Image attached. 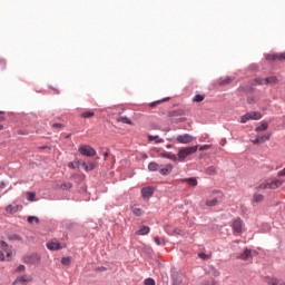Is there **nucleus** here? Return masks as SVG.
<instances>
[{"label":"nucleus","instance_id":"f257e3e1","mask_svg":"<svg viewBox=\"0 0 285 285\" xmlns=\"http://www.w3.org/2000/svg\"><path fill=\"white\" fill-rule=\"evenodd\" d=\"M284 184V181L279 180V179H267L265 181H263L257 189L258 190H277V188H279V186H282Z\"/></svg>","mask_w":285,"mask_h":285},{"label":"nucleus","instance_id":"f03ea898","mask_svg":"<svg viewBox=\"0 0 285 285\" xmlns=\"http://www.w3.org/2000/svg\"><path fill=\"white\" fill-rule=\"evenodd\" d=\"M12 257V247L8 246L6 242L0 240V262H10Z\"/></svg>","mask_w":285,"mask_h":285},{"label":"nucleus","instance_id":"7ed1b4c3","mask_svg":"<svg viewBox=\"0 0 285 285\" xmlns=\"http://www.w3.org/2000/svg\"><path fill=\"white\" fill-rule=\"evenodd\" d=\"M199 150V146H193V147H181L178 150V159L179 161H185L187 157H190V155H195Z\"/></svg>","mask_w":285,"mask_h":285},{"label":"nucleus","instance_id":"20e7f679","mask_svg":"<svg viewBox=\"0 0 285 285\" xmlns=\"http://www.w3.org/2000/svg\"><path fill=\"white\" fill-rule=\"evenodd\" d=\"M278 83V80H277V77L275 76H272V77H268V78H255L253 80V86H277Z\"/></svg>","mask_w":285,"mask_h":285},{"label":"nucleus","instance_id":"39448f33","mask_svg":"<svg viewBox=\"0 0 285 285\" xmlns=\"http://www.w3.org/2000/svg\"><path fill=\"white\" fill-rule=\"evenodd\" d=\"M78 153H80V155L83 157H95V155H97V150L88 145L80 146Z\"/></svg>","mask_w":285,"mask_h":285},{"label":"nucleus","instance_id":"423d86ee","mask_svg":"<svg viewBox=\"0 0 285 285\" xmlns=\"http://www.w3.org/2000/svg\"><path fill=\"white\" fill-rule=\"evenodd\" d=\"M232 228L235 235H242V233H244V220H242V218H236L233 222Z\"/></svg>","mask_w":285,"mask_h":285},{"label":"nucleus","instance_id":"0eeeda50","mask_svg":"<svg viewBox=\"0 0 285 285\" xmlns=\"http://www.w3.org/2000/svg\"><path fill=\"white\" fill-rule=\"evenodd\" d=\"M47 248L49 250H61V248H66V244H61L57 239H51L47 243Z\"/></svg>","mask_w":285,"mask_h":285},{"label":"nucleus","instance_id":"6e6552de","mask_svg":"<svg viewBox=\"0 0 285 285\" xmlns=\"http://www.w3.org/2000/svg\"><path fill=\"white\" fill-rule=\"evenodd\" d=\"M176 141L178 144H193V141H195V137L190 136V134H184L177 136Z\"/></svg>","mask_w":285,"mask_h":285},{"label":"nucleus","instance_id":"1a4fd4ad","mask_svg":"<svg viewBox=\"0 0 285 285\" xmlns=\"http://www.w3.org/2000/svg\"><path fill=\"white\" fill-rule=\"evenodd\" d=\"M41 262V256L39 254H30L24 257V264H39Z\"/></svg>","mask_w":285,"mask_h":285},{"label":"nucleus","instance_id":"9d476101","mask_svg":"<svg viewBox=\"0 0 285 285\" xmlns=\"http://www.w3.org/2000/svg\"><path fill=\"white\" fill-rule=\"evenodd\" d=\"M29 282H32V277L28 275H22L16 278L13 285H27Z\"/></svg>","mask_w":285,"mask_h":285},{"label":"nucleus","instance_id":"9b49d317","mask_svg":"<svg viewBox=\"0 0 285 285\" xmlns=\"http://www.w3.org/2000/svg\"><path fill=\"white\" fill-rule=\"evenodd\" d=\"M255 255H257V252H253V250L246 248L244 250V253H242L238 256V259H243L244 262H246L247 259H252V257H255Z\"/></svg>","mask_w":285,"mask_h":285},{"label":"nucleus","instance_id":"f8f14e48","mask_svg":"<svg viewBox=\"0 0 285 285\" xmlns=\"http://www.w3.org/2000/svg\"><path fill=\"white\" fill-rule=\"evenodd\" d=\"M19 210H23V205H8L6 207L8 215H14V213H19Z\"/></svg>","mask_w":285,"mask_h":285},{"label":"nucleus","instance_id":"ddd939ff","mask_svg":"<svg viewBox=\"0 0 285 285\" xmlns=\"http://www.w3.org/2000/svg\"><path fill=\"white\" fill-rule=\"evenodd\" d=\"M141 195H142V197H144V199H150V196H151V195H155V188H154V187H150V186L144 187V188L141 189Z\"/></svg>","mask_w":285,"mask_h":285},{"label":"nucleus","instance_id":"4468645a","mask_svg":"<svg viewBox=\"0 0 285 285\" xmlns=\"http://www.w3.org/2000/svg\"><path fill=\"white\" fill-rule=\"evenodd\" d=\"M268 61H284L285 60V51L282 53H272L267 56Z\"/></svg>","mask_w":285,"mask_h":285},{"label":"nucleus","instance_id":"2eb2a0df","mask_svg":"<svg viewBox=\"0 0 285 285\" xmlns=\"http://www.w3.org/2000/svg\"><path fill=\"white\" fill-rule=\"evenodd\" d=\"M269 139H271V135H263L252 140V142L254 145H259V144H265V141H268Z\"/></svg>","mask_w":285,"mask_h":285},{"label":"nucleus","instance_id":"dca6fc26","mask_svg":"<svg viewBox=\"0 0 285 285\" xmlns=\"http://www.w3.org/2000/svg\"><path fill=\"white\" fill-rule=\"evenodd\" d=\"M160 175H170V173H173V165L171 164H167L165 165L163 168H160L159 170Z\"/></svg>","mask_w":285,"mask_h":285},{"label":"nucleus","instance_id":"f3484780","mask_svg":"<svg viewBox=\"0 0 285 285\" xmlns=\"http://www.w3.org/2000/svg\"><path fill=\"white\" fill-rule=\"evenodd\" d=\"M171 227L170 226H165V230H166V233L168 234V235H183V230L181 229H179V228H175V229H170Z\"/></svg>","mask_w":285,"mask_h":285},{"label":"nucleus","instance_id":"a211bd4d","mask_svg":"<svg viewBox=\"0 0 285 285\" xmlns=\"http://www.w3.org/2000/svg\"><path fill=\"white\" fill-rule=\"evenodd\" d=\"M265 282H266V284H268V285H285L284 282H282V281H279V279H277V278H273V277H266V278H265Z\"/></svg>","mask_w":285,"mask_h":285},{"label":"nucleus","instance_id":"6ab92c4d","mask_svg":"<svg viewBox=\"0 0 285 285\" xmlns=\"http://www.w3.org/2000/svg\"><path fill=\"white\" fill-rule=\"evenodd\" d=\"M150 233V227L141 225L140 229L136 232V235H148Z\"/></svg>","mask_w":285,"mask_h":285},{"label":"nucleus","instance_id":"aec40b11","mask_svg":"<svg viewBox=\"0 0 285 285\" xmlns=\"http://www.w3.org/2000/svg\"><path fill=\"white\" fill-rule=\"evenodd\" d=\"M171 282V285H181V277L179 276V274H173Z\"/></svg>","mask_w":285,"mask_h":285},{"label":"nucleus","instance_id":"412c9836","mask_svg":"<svg viewBox=\"0 0 285 285\" xmlns=\"http://www.w3.org/2000/svg\"><path fill=\"white\" fill-rule=\"evenodd\" d=\"M117 121L118 122H121V124H128L129 126L132 125V120H130V118L126 117V116H120L117 118Z\"/></svg>","mask_w":285,"mask_h":285},{"label":"nucleus","instance_id":"4be33fe9","mask_svg":"<svg viewBox=\"0 0 285 285\" xmlns=\"http://www.w3.org/2000/svg\"><path fill=\"white\" fill-rule=\"evenodd\" d=\"M132 214L136 215V217H141V215L144 214V210H141V208L134 206L131 207Z\"/></svg>","mask_w":285,"mask_h":285},{"label":"nucleus","instance_id":"5701e85b","mask_svg":"<svg viewBox=\"0 0 285 285\" xmlns=\"http://www.w3.org/2000/svg\"><path fill=\"white\" fill-rule=\"evenodd\" d=\"M154 242L157 244V246H166V238H159V236H156Z\"/></svg>","mask_w":285,"mask_h":285},{"label":"nucleus","instance_id":"b1692460","mask_svg":"<svg viewBox=\"0 0 285 285\" xmlns=\"http://www.w3.org/2000/svg\"><path fill=\"white\" fill-rule=\"evenodd\" d=\"M232 82H233V78H230V77L222 78L219 80L220 86H228V83H232Z\"/></svg>","mask_w":285,"mask_h":285},{"label":"nucleus","instance_id":"393cba45","mask_svg":"<svg viewBox=\"0 0 285 285\" xmlns=\"http://www.w3.org/2000/svg\"><path fill=\"white\" fill-rule=\"evenodd\" d=\"M264 130H268V122H263L261 126L256 127V132H264Z\"/></svg>","mask_w":285,"mask_h":285},{"label":"nucleus","instance_id":"a878e982","mask_svg":"<svg viewBox=\"0 0 285 285\" xmlns=\"http://www.w3.org/2000/svg\"><path fill=\"white\" fill-rule=\"evenodd\" d=\"M253 202H255L256 204H259V202H264V195L257 193L254 194Z\"/></svg>","mask_w":285,"mask_h":285},{"label":"nucleus","instance_id":"bb28decb","mask_svg":"<svg viewBox=\"0 0 285 285\" xmlns=\"http://www.w3.org/2000/svg\"><path fill=\"white\" fill-rule=\"evenodd\" d=\"M249 117H250V119H254L255 121H257L262 117V114L257 112V111H252V112H249Z\"/></svg>","mask_w":285,"mask_h":285},{"label":"nucleus","instance_id":"cd10ccee","mask_svg":"<svg viewBox=\"0 0 285 285\" xmlns=\"http://www.w3.org/2000/svg\"><path fill=\"white\" fill-rule=\"evenodd\" d=\"M149 141H156V144H164V139L159 138V136H149Z\"/></svg>","mask_w":285,"mask_h":285},{"label":"nucleus","instance_id":"c85d7f7f","mask_svg":"<svg viewBox=\"0 0 285 285\" xmlns=\"http://www.w3.org/2000/svg\"><path fill=\"white\" fill-rule=\"evenodd\" d=\"M8 239L10 242H21L22 238L17 234H11V235L8 236Z\"/></svg>","mask_w":285,"mask_h":285},{"label":"nucleus","instance_id":"c756f323","mask_svg":"<svg viewBox=\"0 0 285 285\" xmlns=\"http://www.w3.org/2000/svg\"><path fill=\"white\" fill-rule=\"evenodd\" d=\"M148 169L151 170L153 173H155L156 170H159V164L157 163H150L148 165Z\"/></svg>","mask_w":285,"mask_h":285},{"label":"nucleus","instance_id":"7c9ffc66","mask_svg":"<svg viewBox=\"0 0 285 285\" xmlns=\"http://www.w3.org/2000/svg\"><path fill=\"white\" fill-rule=\"evenodd\" d=\"M204 99H206V97L204 95H196L194 98H193V101L199 104L202 101H204Z\"/></svg>","mask_w":285,"mask_h":285},{"label":"nucleus","instance_id":"2f4dec72","mask_svg":"<svg viewBox=\"0 0 285 285\" xmlns=\"http://www.w3.org/2000/svg\"><path fill=\"white\" fill-rule=\"evenodd\" d=\"M94 115H95L94 111H83L81 114V117H82V119H90V117H92Z\"/></svg>","mask_w":285,"mask_h":285},{"label":"nucleus","instance_id":"473e14b6","mask_svg":"<svg viewBox=\"0 0 285 285\" xmlns=\"http://www.w3.org/2000/svg\"><path fill=\"white\" fill-rule=\"evenodd\" d=\"M185 181H186L189 186H197V178H186Z\"/></svg>","mask_w":285,"mask_h":285},{"label":"nucleus","instance_id":"72a5a7b5","mask_svg":"<svg viewBox=\"0 0 285 285\" xmlns=\"http://www.w3.org/2000/svg\"><path fill=\"white\" fill-rule=\"evenodd\" d=\"M35 197H37V194H35V191H28L27 193L28 202H35Z\"/></svg>","mask_w":285,"mask_h":285},{"label":"nucleus","instance_id":"f704fd0d","mask_svg":"<svg viewBox=\"0 0 285 285\" xmlns=\"http://www.w3.org/2000/svg\"><path fill=\"white\" fill-rule=\"evenodd\" d=\"M246 121H250L249 112L240 117V124H246Z\"/></svg>","mask_w":285,"mask_h":285},{"label":"nucleus","instance_id":"c9c22d12","mask_svg":"<svg viewBox=\"0 0 285 285\" xmlns=\"http://www.w3.org/2000/svg\"><path fill=\"white\" fill-rule=\"evenodd\" d=\"M219 203V200H217V198L210 199V200H206V206H217V204Z\"/></svg>","mask_w":285,"mask_h":285},{"label":"nucleus","instance_id":"e433bc0d","mask_svg":"<svg viewBox=\"0 0 285 285\" xmlns=\"http://www.w3.org/2000/svg\"><path fill=\"white\" fill-rule=\"evenodd\" d=\"M216 173H217V169L215 168V166H210L206 169L207 175H215Z\"/></svg>","mask_w":285,"mask_h":285},{"label":"nucleus","instance_id":"4c0bfd02","mask_svg":"<svg viewBox=\"0 0 285 285\" xmlns=\"http://www.w3.org/2000/svg\"><path fill=\"white\" fill-rule=\"evenodd\" d=\"M163 157H165L166 159H171L173 161H177V156L173 154H163Z\"/></svg>","mask_w":285,"mask_h":285},{"label":"nucleus","instance_id":"58836bf2","mask_svg":"<svg viewBox=\"0 0 285 285\" xmlns=\"http://www.w3.org/2000/svg\"><path fill=\"white\" fill-rule=\"evenodd\" d=\"M62 190H70L72 188V183H65L60 186Z\"/></svg>","mask_w":285,"mask_h":285},{"label":"nucleus","instance_id":"ea45409f","mask_svg":"<svg viewBox=\"0 0 285 285\" xmlns=\"http://www.w3.org/2000/svg\"><path fill=\"white\" fill-rule=\"evenodd\" d=\"M27 222H28L29 224H32L33 222H36V224H39V218L36 217V216H29V217L27 218Z\"/></svg>","mask_w":285,"mask_h":285},{"label":"nucleus","instance_id":"a19ab883","mask_svg":"<svg viewBox=\"0 0 285 285\" xmlns=\"http://www.w3.org/2000/svg\"><path fill=\"white\" fill-rule=\"evenodd\" d=\"M70 263H71L70 257H62L61 264H63V266H70Z\"/></svg>","mask_w":285,"mask_h":285},{"label":"nucleus","instance_id":"79ce46f5","mask_svg":"<svg viewBox=\"0 0 285 285\" xmlns=\"http://www.w3.org/2000/svg\"><path fill=\"white\" fill-rule=\"evenodd\" d=\"M163 101H168V98H165L163 100H157L150 104L151 108H155V106H159V104H161Z\"/></svg>","mask_w":285,"mask_h":285},{"label":"nucleus","instance_id":"37998d69","mask_svg":"<svg viewBox=\"0 0 285 285\" xmlns=\"http://www.w3.org/2000/svg\"><path fill=\"white\" fill-rule=\"evenodd\" d=\"M196 146H198V150H200V151L210 149V145H203V146L196 145Z\"/></svg>","mask_w":285,"mask_h":285},{"label":"nucleus","instance_id":"c03bdc74","mask_svg":"<svg viewBox=\"0 0 285 285\" xmlns=\"http://www.w3.org/2000/svg\"><path fill=\"white\" fill-rule=\"evenodd\" d=\"M82 166L86 168V170H95V165L92 164L88 166L86 163H82Z\"/></svg>","mask_w":285,"mask_h":285},{"label":"nucleus","instance_id":"a18cd8bd","mask_svg":"<svg viewBox=\"0 0 285 285\" xmlns=\"http://www.w3.org/2000/svg\"><path fill=\"white\" fill-rule=\"evenodd\" d=\"M198 257H199L200 259H210V256H208L207 254H204V253H199V254H198Z\"/></svg>","mask_w":285,"mask_h":285},{"label":"nucleus","instance_id":"49530a36","mask_svg":"<svg viewBox=\"0 0 285 285\" xmlns=\"http://www.w3.org/2000/svg\"><path fill=\"white\" fill-rule=\"evenodd\" d=\"M23 271H26V266L24 265H19L16 269V273H23Z\"/></svg>","mask_w":285,"mask_h":285},{"label":"nucleus","instance_id":"de8ad7c7","mask_svg":"<svg viewBox=\"0 0 285 285\" xmlns=\"http://www.w3.org/2000/svg\"><path fill=\"white\" fill-rule=\"evenodd\" d=\"M145 285H155V279L153 278L145 279Z\"/></svg>","mask_w":285,"mask_h":285},{"label":"nucleus","instance_id":"09e8293b","mask_svg":"<svg viewBox=\"0 0 285 285\" xmlns=\"http://www.w3.org/2000/svg\"><path fill=\"white\" fill-rule=\"evenodd\" d=\"M239 92H250V88L247 87H239Z\"/></svg>","mask_w":285,"mask_h":285},{"label":"nucleus","instance_id":"8fccbe9b","mask_svg":"<svg viewBox=\"0 0 285 285\" xmlns=\"http://www.w3.org/2000/svg\"><path fill=\"white\" fill-rule=\"evenodd\" d=\"M277 177H285V168L277 173Z\"/></svg>","mask_w":285,"mask_h":285},{"label":"nucleus","instance_id":"3c124183","mask_svg":"<svg viewBox=\"0 0 285 285\" xmlns=\"http://www.w3.org/2000/svg\"><path fill=\"white\" fill-rule=\"evenodd\" d=\"M52 128H63V125L59 122H55L52 124Z\"/></svg>","mask_w":285,"mask_h":285},{"label":"nucleus","instance_id":"603ef678","mask_svg":"<svg viewBox=\"0 0 285 285\" xmlns=\"http://www.w3.org/2000/svg\"><path fill=\"white\" fill-rule=\"evenodd\" d=\"M248 104H255L257 102V98H247Z\"/></svg>","mask_w":285,"mask_h":285},{"label":"nucleus","instance_id":"864d4df0","mask_svg":"<svg viewBox=\"0 0 285 285\" xmlns=\"http://www.w3.org/2000/svg\"><path fill=\"white\" fill-rule=\"evenodd\" d=\"M4 120H6V118L3 116H0V121H4ZM0 130H3V126L2 125H0Z\"/></svg>","mask_w":285,"mask_h":285},{"label":"nucleus","instance_id":"5fc2aeb1","mask_svg":"<svg viewBox=\"0 0 285 285\" xmlns=\"http://www.w3.org/2000/svg\"><path fill=\"white\" fill-rule=\"evenodd\" d=\"M69 168H75V164L73 163H69Z\"/></svg>","mask_w":285,"mask_h":285},{"label":"nucleus","instance_id":"6e6d98bb","mask_svg":"<svg viewBox=\"0 0 285 285\" xmlns=\"http://www.w3.org/2000/svg\"><path fill=\"white\" fill-rule=\"evenodd\" d=\"M0 188H6V184H4V183H1V184H0Z\"/></svg>","mask_w":285,"mask_h":285},{"label":"nucleus","instance_id":"4d7b16f0","mask_svg":"<svg viewBox=\"0 0 285 285\" xmlns=\"http://www.w3.org/2000/svg\"><path fill=\"white\" fill-rule=\"evenodd\" d=\"M104 156H105V157H108V153H105Z\"/></svg>","mask_w":285,"mask_h":285},{"label":"nucleus","instance_id":"13d9d810","mask_svg":"<svg viewBox=\"0 0 285 285\" xmlns=\"http://www.w3.org/2000/svg\"><path fill=\"white\" fill-rule=\"evenodd\" d=\"M0 115H3V111H0Z\"/></svg>","mask_w":285,"mask_h":285}]
</instances>
